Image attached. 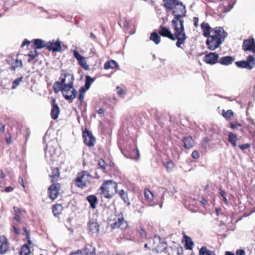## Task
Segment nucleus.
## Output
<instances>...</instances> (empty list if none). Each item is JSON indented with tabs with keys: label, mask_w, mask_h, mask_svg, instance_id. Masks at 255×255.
I'll use <instances>...</instances> for the list:
<instances>
[{
	"label": "nucleus",
	"mask_w": 255,
	"mask_h": 255,
	"mask_svg": "<svg viewBox=\"0 0 255 255\" xmlns=\"http://www.w3.org/2000/svg\"><path fill=\"white\" fill-rule=\"evenodd\" d=\"M203 35L207 38L205 44L211 51H214L220 46L227 36V33L222 27L211 28L208 23L203 22L201 24Z\"/></svg>",
	"instance_id": "nucleus-1"
},
{
	"label": "nucleus",
	"mask_w": 255,
	"mask_h": 255,
	"mask_svg": "<svg viewBox=\"0 0 255 255\" xmlns=\"http://www.w3.org/2000/svg\"><path fill=\"white\" fill-rule=\"evenodd\" d=\"M172 27L174 30V34H173L170 29L163 26H160L158 30L159 34L169 38L171 40H176L177 47L182 48L181 45L184 44L187 39V36L185 32L184 27L183 26V22H180V25L177 23L171 22Z\"/></svg>",
	"instance_id": "nucleus-2"
},
{
	"label": "nucleus",
	"mask_w": 255,
	"mask_h": 255,
	"mask_svg": "<svg viewBox=\"0 0 255 255\" xmlns=\"http://www.w3.org/2000/svg\"><path fill=\"white\" fill-rule=\"evenodd\" d=\"M163 6L167 12H171V14L174 16L171 22L177 23L180 25V22H182L184 25L183 17L186 13L185 6L179 0H163Z\"/></svg>",
	"instance_id": "nucleus-3"
},
{
	"label": "nucleus",
	"mask_w": 255,
	"mask_h": 255,
	"mask_svg": "<svg viewBox=\"0 0 255 255\" xmlns=\"http://www.w3.org/2000/svg\"><path fill=\"white\" fill-rule=\"evenodd\" d=\"M114 174L115 176V179L114 182L115 183V192L119 194L120 197L123 199L124 203L126 204L127 206H129L130 205V202L129 198H128L127 192H125L123 189H119L118 190L117 185V183L121 184L122 182L124 180L125 177L118 171H116V172H115Z\"/></svg>",
	"instance_id": "nucleus-4"
},
{
	"label": "nucleus",
	"mask_w": 255,
	"mask_h": 255,
	"mask_svg": "<svg viewBox=\"0 0 255 255\" xmlns=\"http://www.w3.org/2000/svg\"><path fill=\"white\" fill-rule=\"evenodd\" d=\"M66 78L67 79L68 83H71L72 80V83H73L74 77L72 74L68 73H62L60 77V81H56L53 84V88L56 92H57L58 90H60L67 84V83H65Z\"/></svg>",
	"instance_id": "nucleus-5"
},
{
	"label": "nucleus",
	"mask_w": 255,
	"mask_h": 255,
	"mask_svg": "<svg viewBox=\"0 0 255 255\" xmlns=\"http://www.w3.org/2000/svg\"><path fill=\"white\" fill-rule=\"evenodd\" d=\"M73 83H68L65 86L58 91H61L63 96L66 100H72L74 99L77 94V91L73 87Z\"/></svg>",
	"instance_id": "nucleus-6"
},
{
	"label": "nucleus",
	"mask_w": 255,
	"mask_h": 255,
	"mask_svg": "<svg viewBox=\"0 0 255 255\" xmlns=\"http://www.w3.org/2000/svg\"><path fill=\"white\" fill-rule=\"evenodd\" d=\"M235 65L239 68H245L251 70L255 66V58L249 55L246 60H240L235 62Z\"/></svg>",
	"instance_id": "nucleus-7"
},
{
	"label": "nucleus",
	"mask_w": 255,
	"mask_h": 255,
	"mask_svg": "<svg viewBox=\"0 0 255 255\" xmlns=\"http://www.w3.org/2000/svg\"><path fill=\"white\" fill-rule=\"evenodd\" d=\"M167 248V243L160 238V236H155L153 239L152 250L159 253L164 252Z\"/></svg>",
	"instance_id": "nucleus-8"
},
{
	"label": "nucleus",
	"mask_w": 255,
	"mask_h": 255,
	"mask_svg": "<svg viewBox=\"0 0 255 255\" xmlns=\"http://www.w3.org/2000/svg\"><path fill=\"white\" fill-rule=\"evenodd\" d=\"M90 174L85 171L78 173L77 177L75 179V183L77 187L81 188L85 187L89 183V178Z\"/></svg>",
	"instance_id": "nucleus-9"
},
{
	"label": "nucleus",
	"mask_w": 255,
	"mask_h": 255,
	"mask_svg": "<svg viewBox=\"0 0 255 255\" xmlns=\"http://www.w3.org/2000/svg\"><path fill=\"white\" fill-rule=\"evenodd\" d=\"M121 151L127 158H130L135 160H138L140 158L138 149L131 148L130 145L126 146L124 148H121Z\"/></svg>",
	"instance_id": "nucleus-10"
},
{
	"label": "nucleus",
	"mask_w": 255,
	"mask_h": 255,
	"mask_svg": "<svg viewBox=\"0 0 255 255\" xmlns=\"http://www.w3.org/2000/svg\"><path fill=\"white\" fill-rule=\"evenodd\" d=\"M113 229L120 228L125 230L128 227V224L126 221L124 220L123 216L121 213H119L113 218Z\"/></svg>",
	"instance_id": "nucleus-11"
},
{
	"label": "nucleus",
	"mask_w": 255,
	"mask_h": 255,
	"mask_svg": "<svg viewBox=\"0 0 255 255\" xmlns=\"http://www.w3.org/2000/svg\"><path fill=\"white\" fill-rule=\"evenodd\" d=\"M56 144L57 142L55 140L51 141L47 144L45 153V157L48 161H52L54 160V156L56 154V148L54 146Z\"/></svg>",
	"instance_id": "nucleus-12"
},
{
	"label": "nucleus",
	"mask_w": 255,
	"mask_h": 255,
	"mask_svg": "<svg viewBox=\"0 0 255 255\" xmlns=\"http://www.w3.org/2000/svg\"><path fill=\"white\" fill-rule=\"evenodd\" d=\"M111 184H112V180H109L104 181L101 186L99 191H100V193L102 198L107 199H110L111 198L109 190V186Z\"/></svg>",
	"instance_id": "nucleus-13"
},
{
	"label": "nucleus",
	"mask_w": 255,
	"mask_h": 255,
	"mask_svg": "<svg viewBox=\"0 0 255 255\" xmlns=\"http://www.w3.org/2000/svg\"><path fill=\"white\" fill-rule=\"evenodd\" d=\"M242 50L244 51H251L255 53V41L253 38L243 40Z\"/></svg>",
	"instance_id": "nucleus-14"
},
{
	"label": "nucleus",
	"mask_w": 255,
	"mask_h": 255,
	"mask_svg": "<svg viewBox=\"0 0 255 255\" xmlns=\"http://www.w3.org/2000/svg\"><path fill=\"white\" fill-rule=\"evenodd\" d=\"M60 189V185L59 183H53L48 188L49 196L52 200H55L58 197Z\"/></svg>",
	"instance_id": "nucleus-15"
},
{
	"label": "nucleus",
	"mask_w": 255,
	"mask_h": 255,
	"mask_svg": "<svg viewBox=\"0 0 255 255\" xmlns=\"http://www.w3.org/2000/svg\"><path fill=\"white\" fill-rule=\"evenodd\" d=\"M97 216L92 215V217H90L89 221L88 222V226L90 231L92 233H97L99 231V225L97 222Z\"/></svg>",
	"instance_id": "nucleus-16"
},
{
	"label": "nucleus",
	"mask_w": 255,
	"mask_h": 255,
	"mask_svg": "<svg viewBox=\"0 0 255 255\" xmlns=\"http://www.w3.org/2000/svg\"><path fill=\"white\" fill-rule=\"evenodd\" d=\"M204 61L207 64H215L219 62V54L216 52H210L205 55Z\"/></svg>",
	"instance_id": "nucleus-17"
},
{
	"label": "nucleus",
	"mask_w": 255,
	"mask_h": 255,
	"mask_svg": "<svg viewBox=\"0 0 255 255\" xmlns=\"http://www.w3.org/2000/svg\"><path fill=\"white\" fill-rule=\"evenodd\" d=\"M73 55L81 67L85 70H89V66L87 63L85 57L81 56L76 50L73 51Z\"/></svg>",
	"instance_id": "nucleus-18"
},
{
	"label": "nucleus",
	"mask_w": 255,
	"mask_h": 255,
	"mask_svg": "<svg viewBox=\"0 0 255 255\" xmlns=\"http://www.w3.org/2000/svg\"><path fill=\"white\" fill-rule=\"evenodd\" d=\"M9 248L8 239L4 236H0V255L5 254Z\"/></svg>",
	"instance_id": "nucleus-19"
},
{
	"label": "nucleus",
	"mask_w": 255,
	"mask_h": 255,
	"mask_svg": "<svg viewBox=\"0 0 255 255\" xmlns=\"http://www.w3.org/2000/svg\"><path fill=\"white\" fill-rule=\"evenodd\" d=\"M83 137L84 138V143L86 145L89 147L94 145L95 139L90 131L88 130L84 131L83 133Z\"/></svg>",
	"instance_id": "nucleus-20"
},
{
	"label": "nucleus",
	"mask_w": 255,
	"mask_h": 255,
	"mask_svg": "<svg viewBox=\"0 0 255 255\" xmlns=\"http://www.w3.org/2000/svg\"><path fill=\"white\" fill-rule=\"evenodd\" d=\"M46 48L49 51L52 52H59L62 49L61 42L59 40H57L56 42L53 40L47 42Z\"/></svg>",
	"instance_id": "nucleus-21"
},
{
	"label": "nucleus",
	"mask_w": 255,
	"mask_h": 255,
	"mask_svg": "<svg viewBox=\"0 0 255 255\" xmlns=\"http://www.w3.org/2000/svg\"><path fill=\"white\" fill-rule=\"evenodd\" d=\"M144 198L149 205H154V195L149 189L145 188L144 191Z\"/></svg>",
	"instance_id": "nucleus-22"
},
{
	"label": "nucleus",
	"mask_w": 255,
	"mask_h": 255,
	"mask_svg": "<svg viewBox=\"0 0 255 255\" xmlns=\"http://www.w3.org/2000/svg\"><path fill=\"white\" fill-rule=\"evenodd\" d=\"M59 113V107L57 104L56 103L55 100H53L52 103V109L51 111V118L54 120L57 119L58 117Z\"/></svg>",
	"instance_id": "nucleus-23"
},
{
	"label": "nucleus",
	"mask_w": 255,
	"mask_h": 255,
	"mask_svg": "<svg viewBox=\"0 0 255 255\" xmlns=\"http://www.w3.org/2000/svg\"><path fill=\"white\" fill-rule=\"evenodd\" d=\"M184 147L185 149H189L193 148L194 145V141L191 136L184 137L182 139Z\"/></svg>",
	"instance_id": "nucleus-24"
},
{
	"label": "nucleus",
	"mask_w": 255,
	"mask_h": 255,
	"mask_svg": "<svg viewBox=\"0 0 255 255\" xmlns=\"http://www.w3.org/2000/svg\"><path fill=\"white\" fill-rule=\"evenodd\" d=\"M235 60V58L232 56H227L219 58V63L223 65H229L232 64Z\"/></svg>",
	"instance_id": "nucleus-25"
},
{
	"label": "nucleus",
	"mask_w": 255,
	"mask_h": 255,
	"mask_svg": "<svg viewBox=\"0 0 255 255\" xmlns=\"http://www.w3.org/2000/svg\"><path fill=\"white\" fill-rule=\"evenodd\" d=\"M84 255H96L95 248L90 244L85 246L84 249Z\"/></svg>",
	"instance_id": "nucleus-26"
},
{
	"label": "nucleus",
	"mask_w": 255,
	"mask_h": 255,
	"mask_svg": "<svg viewBox=\"0 0 255 255\" xmlns=\"http://www.w3.org/2000/svg\"><path fill=\"white\" fill-rule=\"evenodd\" d=\"M184 238L185 239V247L187 249L192 250L194 246V242L192 238L187 235L184 234Z\"/></svg>",
	"instance_id": "nucleus-27"
},
{
	"label": "nucleus",
	"mask_w": 255,
	"mask_h": 255,
	"mask_svg": "<svg viewBox=\"0 0 255 255\" xmlns=\"http://www.w3.org/2000/svg\"><path fill=\"white\" fill-rule=\"evenodd\" d=\"M34 45L35 46V49H42L44 47H46L47 43L44 40L40 39H36L33 40Z\"/></svg>",
	"instance_id": "nucleus-28"
},
{
	"label": "nucleus",
	"mask_w": 255,
	"mask_h": 255,
	"mask_svg": "<svg viewBox=\"0 0 255 255\" xmlns=\"http://www.w3.org/2000/svg\"><path fill=\"white\" fill-rule=\"evenodd\" d=\"M87 200L90 204V207L92 209H95L97 203V198L95 195H91L87 197Z\"/></svg>",
	"instance_id": "nucleus-29"
},
{
	"label": "nucleus",
	"mask_w": 255,
	"mask_h": 255,
	"mask_svg": "<svg viewBox=\"0 0 255 255\" xmlns=\"http://www.w3.org/2000/svg\"><path fill=\"white\" fill-rule=\"evenodd\" d=\"M228 141L232 144L233 147L237 146V142L238 140V138L236 134L232 132H229L228 135Z\"/></svg>",
	"instance_id": "nucleus-30"
},
{
	"label": "nucleus",
	"mask_w": 255,
	"mask_h": 255,
	"mask_svg": "<svg viewBox=\"0 0 255 255\" xmlns=\"http://www.w3.org/2000/svg\"><path fill=\"white\" fill-rule=\"evenodd\" d=\"M199 255H216V253L206 247H202L199 249Z\"/></svg>",
	"instance_id": "nucleus-31"
},
{
	"label": "nucleus",
	"mask_w": 255,
	"mask_h": 255,
	"mask_svg": "<svg viewBox=\"0 0 255 255\" xmlns=\"http://www.w3.org/2000/svg\"><path fill=\"white\" fill-rule=\"evenodd\" d=\"M52 212L55 216L59 215L62 211V206L60 204H55L52 206Z\"/></svg>",
	"instance_id": "nucleus-32"
},
{
	"label": "nucleus",
	"mask_w": 255,
	"mask_h": 255,
	"mask_svg": "<svg viewBox=\"0 0 255 255\" xmlns=\"http://www.w3.org/2000/svg\"><path fill=\"white\" fill-rule=\"evenodd\" d=\"M149 39L150 40L154 41L156 44H159L160 42V37L156 32L151 34Z\"/></svg>",
	"instance_id": "nucleus-33"
},
{
	"label": "nucleus",
	"mask_w": 255,
	"mask_h": 255,
	"mask_svg": "<svg viewBox=\"0 0 255 255\" xmlns=\"http://www.w3.org/2000/svg\"><path fill=\"white\" fill-rule=\"evenodd\" d=\"M163 164L168 172H171L174 167V163L170 159L167 160Z\"/></svg>",
	"instance_id": "nucleus-34"
},
{
	"label": "nucleus",
	"mask_w": 255,
	"mask_h": 255,
	"mask_svg": "<svg viewBox=\"0 0 255 255\" xmlns=\"http://www.w3.org/2000/svg\"><path fill=\"white\" fill-rule=\"evenodd\" d=\"M94 81V78H92L90 76L87 75L85 77V86L84 87L85 88V89H86V90L89 89L91 86V84Z\"/></svg>",
	"instance_id": "nucleus-35"
},
{
	"label": "nucleus",
	"mask_w": 255,
	"mask_h": 255,
	"mask_svg": "<svg viewBox=\"0 0 255 255\" xmlns=\"http://www.w3.org/2000/svg\"><path fill=\"white\" fill-rule=\"evenodd\" d=\"M233 112L232 110L229 109L227 110V111H225V110H222V115L224 118H225L226 119H228L232 117V116H233Z\"/></svg>",
	"instance_id": "nucleus-36"
},
{
	"label": "nucleus",
	"mask_w": 255,
	"mask_h": 255,
	"mask_svg": "<svg viewBox=\"0 0 255 255\" xmlns=\"http://www.w3.org/2000/svg\"><path fill=\"white\" fill-rule=\"evenodd\" d=\"M59 170L58 168H54L51 175H50V177L52 178V181L53 182L54 180H57L59 176Z\"/></svg>",
	"instance_id": "nucleus-37"
},
{
	"label": "nucleus",
	"mask_w": 255,
	"mask_h": 255,
	"mask_svg": "<svg viewBox=\"0 0 255 255\" xmlns=\"http://www.w3.org/2000/svg\"><path fill=\"white\" fill-rule=\"evenodd\" d=\"M21 255H29L30 254V249L27 245H24L20 251Z\"/></svg>",
	"instance_id": "nucleus-38"
},
{
	"label": "nucleus",
	"mask_w": 255,
	"mask_h": 255,
	"mask_svg": "<svg viewBox=\"0 0 255 255\" xmlns=\"http://www.w3.org/2000/svg\"><path fill=\"white\" fill-rule=\"evenodd\" d=\"M86 90L85 89L84 87H81L79 91V95L78 96V100L81 103L83 102L84 96H85V93L86 92Z\"/></svg>",
	"instance_id": "nucleus-39"
},
{
	"label": "nucleus",
	"mask_w": 255,
	"mask_h": 255,
	"mask_svg": "<svg viewBox=\"0 0 255 255\" xmlns=\"http://www.w3.org/2000/svg\"><path fill=\"white\" fill-rule=\"evenodd\" d=\"M219 193L221 195V196L222 198V200L224 203L226 204H228V199L226 198V193L225 191L222 190L221 188L219 189Z\"/></svg>",
	"instance_id": "nucleus-40"
},
{
	"label": "nucleus",
	"mask_w": 255,
	"mask_h": 255,
	"mask_svg": "<svg viewBox=\"0 0 255 255\" xmlns=\"http://www.w3.org/2000/svg\"><path fill=\"white\" fill-rule=\"evenodd\" d=\"M38 55V53L36 51V49H35L34 51H30L28 54V56L30 57L29 59L28 60V62H30L32 59H34Z\"/></svg>",
	"instance_id": "nucleus-41"
},
{
	"label": "nucleus",
	"mask_w": 255,
	"mask_h": 255,
	"mask_svg": "<svg viewBox=\"0 0 255 255\" xmlns=\"http://www.w3.org/2000/svg\"><path fill=\"white\" fill-rule=\"evenodd\" d=\"M23 79V77H20L19 78L16 79L13 82L12 89H15L20 84V82H22Z\"/></svg>",
	"instance_id": "nucleus-42"
},
{
	"label": "nucleus",
	"mask_w": 255,
	"mask_h": 255,
	"mask_svg": "<svg viewBox=\"0 0 255 255\" xmlns=\"http://www.w3.org/2000/svg\"><path fill=\"white\" fill-rule=\"evenodd\" d=\"M20 67H22V62L21 60H16L15 62L13 63L12 65V69L15 70L16 68Z\"/></svg>",
	"instance_id": "nucleus-43"
},
{
	"label": "nucleus",
	"mask_w": 255,
	"mask_h": 255,
	"mask_svg": "<svg viewBox=\"0 0 255 255\" xmlns=\"http://www.w3.org/2000/svg\"><path fill=\"white\" fill-rule=\"evenodd\" d=\"M115 90L117 94L121 97H123L126 94V91L120 87H117Z\"/></svg>",
	"instance_id": "nucleus-44"
},
{
	"label": "nucleus",
	"mask_w": 255,
	"mask_h": 255,
	"mask_svg": "<svg viewBox=\"0 0 255 255\" xmlns=\"http://www.w3.org/2000/svg\"><path fill=\"white\" fill-rule=\"evenodd\" d=\"M139 233L140 234V236L142 238H145V239L148 238L147 233H146V231L145 230H144L143 228H141L139 230Z\"/></svg>",
	"instance_id": "nucleus-45"
},
{
	"label": "nucleus",
	"mask_w": 255,
	"mask_h": 255,
	"mask_svg": "<svg viewBox=\"0 0 255 255\" xmlns=\"http://www.w3.org/2000/svg\"><path fill=\"white\" fill-rule=\"evenodd\" d=\"M210 142V139L207 137H204L201 142L202 146L204 148H206L207 145Z\"/></svg>",
	"instance_id": "nucleus-46"
},
{
	"label": "nucleus",
	"mask_w": 255,
	"mask_h": 255,
	"mask_svg": "<svg viewBox=\"0 0 255 255\" xmlns=\"http://www.w3.org/2000/svg\"><path fill=\"white\" fill-rule=\"evenodd\" d=\"M242 125L241 124L236 123H230V127L232 129H237L238 127H241Z\"/></svg>",
	"instance_id": "nucleus-47"
},
{
	"label": "nucleus",
	"mask_w": 255,
	"mask_h": 255,
	"mask_svg": "<svg viewBox=\"0 0 255 255\" xmlns=\"http://www.w3.org/2000/svg\"><path fill=\"white\" fill-rule=\"evenodd\" d=\"M112 60H109L107 61L105 64L104 66V68L105 69L107 70L110 68H112Z\"/></svg>",
	"instance_id": "nucleus-48"
},
{
	"label": "nucleus",
	"mask_w": 255,
	"mask_h": 255,
	"mask_svg": "<svg viewBox=\"0 0 255 255\" xmlns=\"http://www.w3.org/2000/svg\"><path fill=\"white\" fill-rule=\"evenodd\" d=\"M251 144L250 143L243 144L242 145H239V148L242 150H244L245 149H248L250 147Z\"/></svg>",
	"instance_id": "nucleus-49"
},
{
	"label": "nucleus",
	"mask_w": 255,
	"mask_h": 255,
	"mask_svg": "<svg viewBox=\"0 0 255 255\" xmlns=\"http://www.w3.org/2000/svg\"><path fill=\"white\" fill-rule=\"evenodd\" d=\"M191 156L194 159H198L200 158V154L197 150H194L192 153Z\"/></svg>",
	"instance_id": "nucleus-50"
},
{
	"label": "nucleus",
	"mask_w": 255,
	"mask_h": 255,
	"mask_svg": "<svg viewBox=\"0 0 255 255\" xmlns=\"http://www.w3.org/2000/svg\"><path fill=\"white\" fill-rule=\"evenodd\" d=\"M98 165L100 168L104 169L105 168V163L104 160L103 159H100L98 161Z\"/></svg>",
	"instance_id": "nucleus-51"
},
{
	"label": "nucleus",
	"mask_w": 255,
	"mask_h": 255,
	"mask_svg": "<svg viewBox=\"0 0 255 255\" xmlns=\"http://www.w3.org/2000/svg\"><path fill=\"white\" fill-rule=\"evenodd\" d=\"M246 253L243 249H237L236 252V255H245Z\"/></svg>",
	"instance_id": "nucleus-52"
},
{
	"label": "nucleus",
	"mask_w": 255,
	"mask_h": 255,
	"mask_svg": "<svg viewBox=\"0 0 255 255\" xmlns=\"http://www.w3.org/2000/svg\"><path fill=\"white\" fill-rule=\"evenodd\" d=\"M193 25L194 27H198L199 26V18L197 17H193Z\"/></svg>",
	"instance_id": "nucleus-53"
},
{
	"label": "nucleus",
	"mask_w": 255,
	"mask_h": 255,
	"mask_svg": "<svg viewBox=\"0 0 255 255\" xmlns=\"http://www.w3.org/2000/svg\"><path fill=\"white\" fill-rule=\"evenodd\" d=\"M69 255H84V254L82 253V252L81 251L78 250L77 251H76L75 252L71 253Z\"/></svg>",
	"instance_id": "nucleus-54"
},
{
	"label": "nucleus",
	"mask_w": 255,
	"mask_h": 255,
	"mask_svg": "<svg viewBox=\"0 0 255 255\" xmlns=\"http://www.w3.org/2000/svg\"><path fill=\"white\" fill-rule=\"evenodd\" d=\"M123 25L125 27H128L129 25V22L127 20H124L122 21Z\"/></svg>",
	"instance_id": "nucleus-55"
},
{
	"label": "nucleus",
	"mask_w": 255,
	"mask_h": 255,
	"mask_svg": "<svg viewBox=\"0 0 255 255\" xmlns=\"http://www.w3.org/2000/svg\"><path fill=\"white\" fill-rule=\"evenodd\" d=\"M118 69L119 66L118 64L116 63V62L115 60H113V69Z\"/></svg>",
	"instance_id": "nucleus-56"
},
{
	"label": "nucleus",
	"mask_w": 255,
	"mask_h": 255,
	"mask_svg": "<svg viewBox=\"0 0 255 255\" xmlns=\"http://www.w3.org/2000/svg\"><path fill=\"white\" fill-rule=\"evenodd\" d=\"M5 131V126L2 123H0V131L4 132Z\"/></svg>",
	"instance_id": "nucleus-57"
},
{
	"label": "nucleus",
	"mask_w": 255,
	"mask_h": 255,
	"mask_svg": "<svg viewBox=\"0 0 255 255\" xmlns=\"http://www.w3.org/2000/svg\"><path fill=\"white\" fill-rule=\"evenodd\" d=\"M15 220H16L17 222H20L21 220V217L20 214H16L14 217Z\"/></svg>",
	"instance_id": "nucleus-58"
},
{
	"label": "nucleus",
	"mask_w": 255,
	"mask_h": 255,
	"mask_svg": "<svg viewBox=\"0 0 255 255\" xmlns=\"http://www.w3.org/2000/svg\"><path fill=\"white\" fill-rule=\"evenodd\" d=\"M201 203L204 206H205L207 204L208 201L206 199H204V198H202V200L200 201Z\"/></svg>",
	"instance_id": "nucleus-59"
},
{
	"label": "nucleus",
	"mask_w": 255,
	"mask_h": 255,
	"mask_svg": "<svg viewBox=\"0 0 255 255\" xmlns=\"http://www.w3.org/2000/svg\"><path fill=\"white\" fill-rule=\"evenodd\" d=\"M30 44V41L25 39L22 43L21 46L23 47L26 45H29Z\"/></svg>",
	"instance_id": "nucleus-60"
},
{
	"label": "nucleus",
	"mask_w": 255,
	"mask_h": 255,
	"mask_svg": "<svg viewBox=\"0 0 255 255\" xmlns=\"http://www.w3.org/2000/svg\"><path fill=\"white\" fill-rule=\"evenodd\" d=\"M14 210L15 212L16 213V214H19L21 213L20 209L18 207H14Z\"/></svg>",
	"instance_id": "nucleus-61"
},
{
	"label": "nucleus",
	"mask_w": 255,
	"mask_h": 255,
	"mask_svg": "<svg viewBox=\"0 0 255 255\" xmlns=\"http://www.w3.org/2000/svg\"><path fill=\"white\" fill-rule=\"evenodd\" d=\"M5 177V175L2 170H0V177L2 179H4Z\"/></svg>",
	"instance_id": "nucleus-62"
},
{
	"label": "nucleus",
	"mask_w": 255,
	"mask_h": 255,
	"mask_svg": "<svg viewBox=\"0 0 255 255\" xmlns=\"http://www.w3.org/2000/svg\"><path fill=\"white\" fill-rule=\"evenodd\" d=\"M6 142H7V143L8 144H10L11 143V142H12V139H11V137H6Z\"/></svg>",
	"instance_id": "nucleus-63"
},
{
	"label": "nucleus",
	"mask_w": 255,
	"mask_h": 255,
	"mask_svg": "<svg viewBox=\"0 0 255 255\" xmlns=\"http://www.w3.org/2000/svg\"><path fill=\"white\" fill-rule=\"evenodd\" d=\"M225 255H235L234 254L230 251H227L225 253Z\"/></svg>",
	"instance_id": "nucleus-64"
}]
</instances>
